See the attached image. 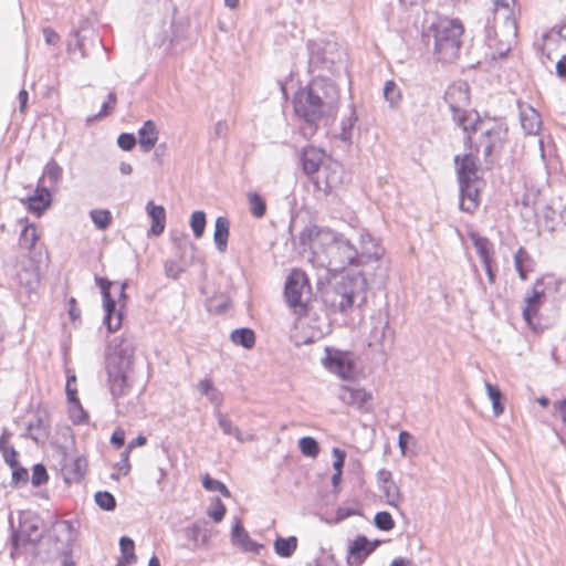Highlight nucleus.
Returning <instances> with one entry per match:
<instances>
[{
	"label": "nucleus",
	"instance_id": "nucleus-52",
	"mask_svg": "<svg viewBox=\"0 0 566 566\" xmlns=\"http://www.w3.org/2000/svg\"><path fill=\"white\" fill-rule=\"evenodd\" d=\"M361 434H363V441L360 442L359 447H356V450H368L375 439L376 431L373 428V424L369 422H363L361 423Z\"/></svg>",
	"mask_w": 566,
	"mask_h": 566
},
{
	"label": "nucleus",
	"instance_id": "nucleus-14",
	"mask_svg": "<svg viewBox=\"0 0 566 566\" xmlns=\"http://www.w3.org/2000/svg\"><path fill=\"white\" fill-rule=\"evenodd\" d=\"M332 43L322 44L314 41H308V72L313 73L319 69L329 71L332 69V65L334 64V57L328 55L332 54Z\"/></svg>",
	"mask_w": 566,
	"mask_h": 566
},
{
	"label": "nucleus",
	"instance_id": "nucleus-47",
	"mask_svg": "<svg viewBox=\"0 0 566 566\" xmlns=\"http://www.w3.org/2000/svg\"><path fill=\"white\" fill-rule=\"evenodd\" d=\"M298 448L303 455L316 458L319 453L318 442L312 437H303L298 440Z\"/></svg>",
	"mask_w": 566,
	"mask_h": 566
},
{
	"label": "nucleus",
	"instance_id": "nucleus-34",
	"mask_svg": "<svg viewBox=\"0 0 566 566\" xmlns=\"http://www.w3.org/2000/svg\"><path fill=\"white\" fill-rule=\"evenodd\" d=\"M297 548V538L295 536L277 537L274 541V552L280 557H291Z\"/></svg>",
	"mask_w": 566,
	"mask_h": 566
},
{
	"label": "nucleus",
	"instance_id": "nucleus-17",
	"mask_svg": "<svg viewBox=\"0 0 566 566\" xmlns=\"http://www.w3.org/2000/svg\"><path fill=\"white\" fill-rule=\"evenodd\" d=\"M502 129L499 126L482 132L480 140L476 145V151L482 150L486 163H492L493 153L501 147Z\"/></svg>",
	"mask_w": 566,
	"mask_h": 566
},
{
	"label": "nucleus",
	"instance_id": "nucleus-45",
	"mask_svg": "<svg viewBox=\"0 0 566 566\" xmlns=\"http://www.w3.org/2000/svg\"><path fill=\"white\" fill-rule=\"evenodd\" d=\"M202 486L207 491L219 492L224 497H230L231 496V493H230L229 489L227 488V485L223 482H221V481H219L217 479L211 478L208 473H206L202 476Z\"/></svg>",
	"mask_w": 566,
	"mask_h": 566
},
{
	"label": "nucleus",
	"instance_id": "nucleus-37",
	"mask_svg": "<svg viewBox=\"0 0 566 566\" xmlns=\"http://www.w3.org/2000/svg\"><path fill=\"white\" fill-rule=\"evenodd\" d=\"M54 531L60 536H63L65 547L71 549L73 543L76 541V531L73 526V523L67 520L60 521L55 524Z\"/></svg>",
	"mask_w": 566,
	"mask_h": 566
},
{
	"label": "nucleus",
	"instance_id": "nucleus-24",
	"mask_svg": "<svg viewBox=\"0 0 566 566\" xmlns=\"http://www.w3.org/2000/svg\"><path fill=\"white\" fill-rule=\"evenodd\" d=\"M24 437L32 439L35 443H44L50 437V423L46 417L36 415L35 420L29 422Z\"/></svg>",
	"mask_w": 566,
	"mask_h": 566
},
{
	"label": "nucleus",
	"instance_id": "nucleus-8",
	"mask_svg": "<svg viewBox=\"0 0 566 566\" xmlns=\"http://www.w3.org/2000/svg\"><path fill=\"white\" fill-rule=\"evenodd\" d=\"M326 154L324 150L314 146L303 148L301 164L304 174L311 179L317 190L327 191L336 182L334 176H326L322 179V168L326 166Z\"/></svg>",
	"mask_w": 566,
	"mask_h": 566
},
{
	"label": "nucleus",
	"instance_id": "nucleus-42",
	"mask_svg": "<svg viewBox=\"0 0 566 566\" xmlns=\"http://www.w3.org/2000/svg\"><path fill=\"white\" fill-rule=\"evenodd\" d=\"M38 239L36 228L33 224H28L21 231L19 243L23 249L31 250L34 248Z\"/></svg>",
	"mask_w": 566,
	"mask_h": 566
},
{
	"label": "nucleus",
	"instance_id": "nucleus-38",
	"mask_svg": "<svg viewBox=\"0 0 566 566\" xmlns=\"http://www.w3.org/2000/svg\"><path fill=\"white\" fill-rule=\"evenodd\" d=\"M486 394L492 402V409L495 417L504 412V403L502 402V392L497 386L490 382L485 384Z\"/></svg>",
	"mask_w": 566,
	"mask_h": 566
},
{
	"label": "nucleus",
	"instance_id": "nucleus-56",
	"mask_svg": "<svg viewBox=\"0 0 566 566\" xmlns=\"http://www.w3.org/2000/svg\"><path fill=\"white\" fill-rule=\"evenodd\" d=\"M49 479L46 469L43 464H35L32 469L31 482L34 486H40Z\"/></svg>",
	"mask_w": 566,
	"mask_h": 566
},
{
	"label": "nucleus",
	"instance_id": "nucleus-4",
	"mask_svg": "<svg viewBox=\"0 0 566 566\" xmlns=\"http://www.w3.org/2000/svg\"><path fill=\"white\" fill-rule=\"evenodd\" d=\"M492 18L486 19L485 33L490 46L499 41V54L503 56L511 50V44L517 36V15L521 8L517 0H492Z\"/></svg>",
	"mask_w": 566,
	"mask_h": 566
},
{
	"label": "nucleus",
	"instance_id": "nucleus-13",
	"mask_svg": "<svg viewBox=\"0 0 566 566\" xmlns=\"http://www.w3.org/2000/svg\"><path fill=\"white\" fill-rule=\"evenodd\" d=\"M545 300V291L543 289V279H537L530 292L525 295V306L522 315L527 325L535 329L534 318L538 315L541 306Z\"/></svg>",
	"mask_w": 566,
	"mask_h": 566
},
{
	"label": "nucleus",
	"instance_id": "nucleus-29",
	"mask_svg": "<svg viewBox=\"0 0 566 566\" xmlns=\"http://www.w3.org/2000/svg\"><path fill=\"white\" fill-rule=\"evenodd\" d=\"M29 211L36 213L40 216L44 210H46L51 205V193L45 187H38L35 193L28 198Z\"/></svg>",
	"mask_w": 566,
	"mask_h": 566
},
{
	"label": "nucleus",
	"instance_id": "nucleus-31",
	"mask_svg": "<svg viewBox=\"0 0 566 566\" xmlns=\"http://www.w3.org/2000/svg\"><path fill=\"white\" fill-rule=\"evenodd\" d=\"M469 238L472 241L476 253L481 261L489 260L493 258L494 248L493 243L486 238L480 235L478 232L471 231L469 232Z\"/></svg>",
	"mask_w": 566,
	"mask_h": 566
},
{
	"label": "nucleus",
	"instance_id": "nucleus-12",
	"mask_svg": "<svg viewBox=\"0 0 566 566\" xmlns=\"http://www.w3.org/2000/svg\"><path fill=\"white\" fill-rule=\"evenodd\" d=\"M384 253L385 249L378 239L367 231L359 234V249L356 248V266L370 263L371 269L375 270L374 264L378 266Z\"/></svg>",
	"mask_w": 566,
	"mask_h": 566
},
{
	"label": "nucleus",
	"instance_id": "nucleus-9",
	"mask_svg": "<svg viewBox=\"0 0 566 566\" xmlns=\"http://www.w3.org/2000/svg\"><path fill=\"white\" fill-rule=\"evenodd\" d=\"M11 279L19 293L31 295L40 285L39 266L31 259H22L17 262Z\"/></svg>",
	"mask_w": 566,
	"mask_h": 566
},
{
	"label": "nucleus",
	"instance_id": "nucleus-58",
	"mask_svg": "<svg viewBox=\"0 0 566 566\" xmlns=\"http://www.w3.org/2000/svg\"><path fill=\"white\" fill-rule=\"evenodd\" d=\"M136 137L129 133H122L117 138V144L123 150H132L136 145Z\"/></svg>",
	"mask_w": 566,
	"mask_h": 566
},
{
	"label": "nucleus",
	"instance_id": "nucleus-33",
	"mask_svg": "<svg viewBox=\"0 0 566 566\" xmlns=\"http://www.w3.org/2000/svg\"><path fill=\"white\" fill-rule=\"evenodd\" d=\"M350 114L348 117L344 118L339 124V129L335 130V138L343 142L345 145H350L352 143V130L354 127V105H349Z\"/></svg>",
	"mask_w": 566,
	"mask_h": 566
},
{
	"label": "nucleus",
	"instance_id": "nucleus-5",
	"mask_svg": "<svg viewBox=\"0 0 566 566\" xmlns=\"http://www.w3.org/2000/svg\"><path fill=\"white\" fill-rule=\"evenodd\" d=\"M433 38V53L441 62H453L461 49L464 28L458 19H439L430 28Z\"/></svg>",
	"mask_w": 566,
	"mask_h": 566
},
{
	"label": "nucleus",
	"instance_id": "nucleus-3",
	"mask_svg": "<svg viewBox=\"0 0 566 566\" xmlns=\"http://www.w3.org/2000/svg\"><path fill=\"white\" fill-rule=\"evenodd\" d=\"M135 339L132 335L115 338L108 347L105 357L106 385L115 402L118 413L128 412V407L120 402L127 397L133 387L130 373L133 371Z\"/></svg>",
	"mask_w": 566,
	"mask_h": 566
},
{
	"label": "nucleus",
	"instance_id": "nucleus-36",
	"mask_svg": "<svg viewBox=\"0 0 566 566\" xmlns=\"http://www.w3.org/2000/svg\"><path fill=\"white\" fill-rule=\"evenodd\" d=\"M379 490L382 493L386 503L392 507L398 509L402 496L396 482L394 480L387 481V483L381 485Z\"/></svg>",
	"mask_w": 566,
	"mask_h": 566
},
{
	"label": "nucleus",
	"instance_id": "nucleus-16",
	"mask_svg": "<svg viewBox=\"0 0 566 566\" xmlns=\"http://www.w3.org/2000/svg\"><path fill=\"white\" fill-rule=\"evenodd\" d=\"M388 328V322L379 323V326H375L370 334L368 346L375 348V355L373 364L375 366H382L387 361V346H386V329Z\"/></svg>",
	"mask_w": 566,
	"mask_h": 566
},
{
	"label": "nucleus",
	"instance_id": "nucleus-11",
	"mask_svg": "<svg viewBox=\"0 0 566 566\" xmlns=\"http://www.w3.org/2000/svg\"><path fill=\"white\" fill-rule=\"evenodd\" d=\"M306 287H308L306 275L300 270L292 271L285 282L284 295L289 306L294 308L295 313L305 311L306 303L303 294Z\"/></svg>",
	"mask_w": 566,
	"mask_h": 566
},
{
	"label": "nucleus",
	"instance_id": "nucleus-23",
	"mask_svg": "<svg viewBox=\"0 0 566 566\" xmlns=\"http://www.w3.org/2000/svg\"><path fill=\"white\" fill-rule=\"evenodd\" d=\"M178 248L182 250L184 253L187 252V250L190 251V260L186 261L185 256L181 255V264L177 263L176 261H168L165 265L166 274L169 277L177 279L178 275L185 271V268L191 263L193 259V254L196 251V247L193 243L189 242L187 239L180 240L178 242Z\"/></svg>",
	"mask_w": 566,
	"mask_h": 566
},
{
	"label": "nucleus",
	"instance_id": "nucleus-39",
	"mask_svg": "<svg viewBox=\"0 0 566 566\" xmlns=\"http://www.w3.org/2000/svg\"><path fill=\"white\" fill-rule=\"evenodd\" d=\"M122 557L118 562L124 564H134L137 560L135 555V544L130 537L123 536L119 539Z\"/></svg>",
	"mask_w": 566,
	"mask_h": 566
},
{
	"label": "nucleus",
	"instance_id": "nucleus-63",
	"mask_svg": "<svg viewBox=\"0 0 566 566\" xmlns=\"http://www.w3.org/2000/svg\"><path fill=\"white\" fill-rule=\"evenodd\" d=\"M354 515V507L353 506H343L338 507L335 514V517L333 518L334 523H339L344 521L345 518Z\"/></svg>",
	"mask_w": 566,
	"mask_h": 566
},
{
	"label": "nucleus",
	"instance_id": "nucleus-32",
	"mask_svg": "<svg viewBox=\"0 0 566 566\" xmlns=\"http://www.w3.org/2000/svg\"><path fill=\"white\" fill-rule=\"evenodd\" d=\"M207 521L199 520L184 530L185 536L197 547L199 543L205 544L208 541V532L206 530Z\"/></svg>",
	"mask_w": 566,
	"mask_h": 566
},
{
	"label": "nucleus",
	"instance_id": "nucleus-7",
	"mask_svg": "<svg viewBox=\"0 0 566 566\" xmlns=\"http://www.w3.org/2000/svg\"><path fill=\"white\" fill-rule=\"evenodd\" d=\"M322 365L331 374L347 382V385L340 386L338 397L343 402L353 405L354 354L348 350L326 347L325 357L322 359Z\"/></svg>",
	"mask_w": 566,
	"mask_h": 566
},
{
	"label": "nucleus",
	"instance_id": "nucleus-19",
	"mask_svg": "<svg viewBox=\"0 0 566 566\" xmlns=\"http://www.w3.org/2000/svg\"><path fill=\"white\" fill-rule=\"evenodd\" d=\"M520 122L527 135H537L542 127L539 113L528 104H520Z\"/></svg>",
	"mask_w": 566,
	"mask_h": 566
},
{
	"label": "nucleus",
	"instance_id": "nucleus-28",
	"mask_svg": "<svg viewBox=\"0 0 566 566\" xmlns=\"http://www.w3.org/2000/svg\"><path fill=\"white\" fill-rule=\"evenodd\" d=\"M514 266L522 281H526L528 273L534 271V260L525 248L520 247L514 253Z\"/></svg>",
	"mask_w": 566,
	"mask_h": 566
},
{
	"label": "nucleus",
	"instance_id": "nucleus-43",
	"mask_svg": "<svg viewBox=\"0 0 566 566\" xmlns=\"http://www.w3.org/2000/svg\"><path fill=\"white\" fill-rule=\"evenodd\" d=\"M250 212L255 218H262L266 212V203L264 199L256 192L248 193Z\"/></svg>",
	"mask_w": 566,
	"mask_h": 566
},
{
	"label": "nucleus",
	"instance_id": "nucleus-40",
	"mask_svg": "<svg viewBox=\"0 0 566 566\" xmlns=\"http://www.w3.org/2000/svg\"><path fill=\"white\" fill-rule=\"evenodd\" d=\"M356 408L365 413H371L374 410V398L371 391L356 388Z\"/></svg>",
	"mask_w": 566,
	"mask_h": 566
},
{
	"label": "nucleus",
	"instance_id": "nucleus-22",
	"mask_svg": "<svg viewBox=\"0 0 566 566\" xmlns=\"http://www.w3.org/2000/svg\"><path fill=\"white\" fill-rule=\"evenodd\" d=\"M86 470V460L77 457L73 459L64 458V463L62 465V474L66 483L78 482Z\"/></svg>",
	"mask_w": 566,
	"mask_h": 566
},
{
	"label": "nucleus",
	"instance_id": "nucleus-64",
	"mask_svg": "<svg viewBox=\"0 0 566 566\" xmlns=\"http://www.w3.org/2000/svg\"><path fill=\"white\" fill-rule=\"evenodd\" d=\"M554 411L558 413L562 422L566 426V397L553 403Z\"/></svg>",
	"mask_w": 566,
	"mask_h": 566
},
{
	"label": "nucleus",
	"instance_id": "nucleus-44",
	"mask_svg": "<svg viewBox=\"0 0 566 566\" xmlns=\"http://www.w3.org/2000/svg\"><path fill=\"white\" fill-rule=\"evenodd\" d=\"M206 223V213L202 210H197L192 212L190 217V227L195 238L200 239L203 235Z\"/></svg>",
	"mask_w": 566,
	"mask_h": 566
},
{
	"label": "nucleus",
	"instance_id": "nucleus-60",
	"mask_svg": "<svg viewBox=\"0 0 566 566\" xmlns=\"http://www.w3.org/2000/svg\"><path fill=\"white\" fill-rule=\"evenodd\" d=\"M71 418L75 424L85 423L88 420V415L83 410L81 403L74 405Z\"/></svg>",
	"mask_w": 566,
	"mask_h": 566
},
{
	"label": "nucleus",
	"instance_id": "nucleus-1",
	"mask_svg": "<svg viewBox=\"0 0 566 566\" xmlns=\"http://www.w3.org/2000/svg\"><path fill=\"white\" fill-rule=\"evenodd\" d=\"M338 97L334 82L323 75L315 76L294 94L293 108L295 115L305 124L301 127L304 137L310 138L315 134L319 120L333 112Z\"/></svg>",
	"mask_w": 566,
	"mask_h": 566
},
{
	"label": "nucleus",
	"instance_id": "nucleus-25",
	"mask_svg": "<svg viewBox=\"0 0 566 566\" xmlns=\"http://www.w3.org/2000/svg\"><path fill=\"white\" fill-rule=\"evenodd\" d=\"M146 211L151 219V226L148 234L159 235L164 232L166 226V210L163 206H157L153 201H148Z\"/></svg>",
	"mask_w": 566,
	"mask_h": 566
},
{
	"label": "nucleus",
	"instance_id": "nucleus-48",
	"mask_svg": "<svg viewBox=\"0 0 566 566\" xmlns=\"http://www.w3.org/2000/svg\"><path fill=\"white\" fill-rule=\"evenodd\" d=\"M116 103H117V96L115 93L111 92L107 95V101L103 103L99 113L96 115H93V116H88L86 118V124L91 125L94 120L111 114L112 111L115 108Z\"/></svg>",
	"mask_w": 566,
	"mask_h": 566
},
{
	"label": "nucleus",
	"instance_id": "nucleus-51",
	"mask_svg": "<svg viewBox=\"0 0 566 566\" xmlns=\"http://www.w3.org/2000/svg\"><path fill=\"white\" fill-rule=\"evenodd\" d=\"M375 526L380 531H391L395 527V521L391 514L387 511L377 512L374 517Z\"/></svg>",
	"mask_w": 566,
	"mask_h": 566
},
{
	"label": "nucleus",
	"instance_id": "nucleus-35",
	"mask_svg": "<svg viewBox=\"0 0 566 566\" xmlns=\"http://www.w3.org/2000/svg\"><path fill=\"white\" fill-rule=\"evenodd\" d=\"M230 339L235 345H240L245 349H251L255 344V334L251 328L242 327L232 331Z\"/></svg>",
	"mask_w": 566,
	"mask_h": 566
},
{
	"label": "nucleus",
	"instance_id": "nucleus-49",
	"mask_svg": "<svg viewBox=\"0 0 566 566\" xmlns=\"http://www.w3.org/2000/svg\"><path fill=\"white\" fill-rule=\"evenodd\" d=\"M62 167L52 159L44 168L43 178H46L51 185H56L62 179Z\"/></svg>",
	"mask_w": 566,
	"mask_h": 566
},
{
	"label": "nucleus",
	"instance_id": "nucleus-30",
	"mask_svg": "<svg viewBox=\"0 0 566 566\" xmlns=\"http://www.w3.org/2000/svg\"><path fill=\"white\" fill-rule=\"evenodd\" d=\"M381 543L380 539L369 541L365 535H356V566L363 564Z\"/></svg>",
	"mask_w": 566,
	"mask_h": 566
},
{
	"label": "nucleus",
	"instance_id": "nucleus-55",
	"mask_svg": "<svg viewBox=\"0 0 566 566\" xmlns=\"http://www.w3.org/2000/svg\"><path fill=\"white\" fill-rule=\"evenodd\" d=\"M227 513L226 505L219 497L212 500L211 506L208 509L207 514L216 523H220Z\"/></svg>",
	"mask_w": 566,
	"mask_h": 566
},
{
	"label": "nucleus",
	"instance_id": "nucleus-46",
	"mask_svg": "<svg viewBox=\"0 0 566 566\" xmlns=\"http://www.w3.org/2000/svg\"><path fill=\"white\" fill-rule=\"evenodd\" d=\"M356 289L359 287L363 292H367L375 284H377L376 274L373 272H368L366 270H361L356 272Z\"/></svg>",
	"mask_w": 566,
	"mask_h": 566
},
{
	"label": "nucleus",
	"instance_id": "nucleus-53",
	"mask_svg": "<svg viewBox=\"0 0 566 566\" xmlns=\"http://www.w3.org/2000/svg\"><path fill=\"white\" fill-rule=\"evenodd\" d=\"M95 502L104 511H113L116 507V500L114 495L107 491L96 492Z\"/></svg>",
	"mask_w": 566,
	"mask_h": 566
},
{
	"label": "nucleus",
	"instance_id": "nucleus-62",
	"mask_svg": "<svg viewBox=\"0 0 566 566\" xmlns=\"http://www.w3.org/2000/svg\"><path fill=\"white\" fill-rule=\"evenodd\" d=\"M2 455H3L4 462L10 468L17 467V464H19L18 452L15 451V449L12 446L10 448L4 449V451H2Z\"/></svg>",
	"mask_w": 566,
	"mask_h": 566
},
{
	"label": "nucleus",
	"instance_id": "nucleus-18",
	"mask_svg": "<svg viewBox=\"0 0 566 566\" xmlns=\"http://www.w3.org/2000/svg\"><path fill=\"white\" fill-rule=\"evenodd\" d=\"M459 184L478 181V166L472 154L454 157Z\"/></svg>",
	"mask_w": 566,
	"mask_h": 566
},
{
	"label": "nucleus",
	"instance_id": "nucleus-50",
	"mask_svg": "<svg viewBox=\"0 0 566 566\" xmlns=\"http://www.w3.org/2000/svg\"><path fill=\"white\" fill-rule=\"evenodd\" d=\"M218 424L224 434L232 436L237 440L241 441V431L238 427L232 424V421L224 415L218 412Z\"/></svg>",
	"mask_w": 566,
	"mask_h": 566
},
{
	"label": "nucleus",
	"instance_id": "nucleus-27",
	"mask_svg": "<svg viewBox=\"0 0 566 566\" xmlns=\"http://www.w3.org/2000/svg\"><path fill=\"white\" fill-rule=\"evenodd\" d=\"M230 221L227 217L220 216L214 221L213 241L217 250L224 253L228 248Z\"/></svg>",
	"mask_w": 566,
	"mask_h": 566
},
{
	"label": "nucleus",
	"instance_id": "nucleus-15",
	"mask_svg": "<svg viewBox=\"0 0 566 566\" xmlns=\"http://www.w3.org/2000/svg\"><path fill=\"white\" fill-rule=\"evenodd\" d=\"M29 543H35L42 537L40 530V518L30 513L20 516V530L18 534L12 536V544L14 548L18 546L19 538Z\"/></svg>",
	"mask_w": 566,
	"mask_h": 566
},
{
	"label": "nucleus",
	"instance_id": "nucleus-21",
	"mask_svg": "<svg viewBox=\"0 0 566 566\" xmlns=\"http://www.w3.org/2000/svg\"><path fill=\"white\" fill-rule=\"evenodd\" d=\"M231 539L234 545L240 546L247 552L259 553L263 547L261 544L250 538L248 532L244 530L239 518H235L232 526Z\"/></svg>",
	"mask_w": 566,
	"mask_h": 566
},
{
	"label": "nucleus",
	"instance_id": "nucleus-2",
	"mask_svg": "<svg viewBox=\"0 0 566 566\" xmlns=\"http://www.w3.org/2000/svg\"><path fill=\"white\" fill-rule=\"evenodd\" d=\"M328 251L331 270L338 274L334 276L333 284L323 291V300L332 311L345 313L354 303V276L346 269L354 264V247L344 234L333 233Z\"/></svg>",
	"mask_w": 566,
	"mask_h": 566
},
{
	"label": "nucleus",
	"instance_id": "nucleus-10",
	"mask_svg": "<svg viewBox=\"0 0 566 566\" xmlns=\"http://www.w3.org/2000/svg\"><path fill=\"white\" fill-rule=\"evenodd\" d=\"M95 283L101 289L103 296L104 324L111 333L115 332L122 326L123 313L120 310H116V301L111 295V286L114 283L106 277L99 276L95 277Z\"/></svg>",
	"mask_w": 566,
	"mask_h": 566
},
{
	"label": "nucleus",
	"instance_id": "nucleus-6",
	"mask_svg": "<svg viewBox=\"0 0 566 566\" xmlns=\"http://www.w3.org/2000/svg\"><path fill=\"white\" fill-rule=\"evenodd\" d=\"M444 101L449 105L453 120L467 133L465 143H471V132H475L479 124V115L469 112L470 87L467 82L459 81L448 86Z\"/></svg>",
	"mask_w": 566,
	"mask_h": 566
},
{
	"label": "nucleus",
	"instance_id": "nucleus-59",
	"mask_svg": "<svg viewBox=\"0 0 566 566\" xmlns=\"http://www.w3.org/2000/svg\"><path fill=\"white\" fill-rule=\"evenodd\" d=\"M483 264V268L485 270V274L488 276V281L490 284H494L496 280V263L494 259H489L481 261Z\"/></svg>",
	"mask_w": 566,
	"mask_h": 566
},
{
	"label": "nucleus",
	"instance_id": "nucleus-54",
	"mask_svg": "<svg viewBox=\"0 0 566 566\" xmlns=\"http://www.w3.org/2000/svg\"><path fill=\"white\" fill-rule=\"evenodd\" d=\"M384 96L390 106H396L401 98L400 90L394 81H387L384 86Z\"/></svg>",
	"mask_w": 566,
	"mask_h": 566
},
{
	"label": "nucleus",
	"instance_id": "nucleus-57",
	"mask_svg": "<svg viewBox=\"0 0 566 566\" xmlns=\"http://www.w3.org/2000/svg\"><path fill=\"white\" fill-rule=\"evenodd\" d=\"M12 484L14 486H20V485H24L27 484L28 480H29V472L27 469L22 468L19 464H17V467H12Z\"/></svg>",
	"mask_w": 566,
	"mask_h": 566
},
{
	"label": "nucleus",
	"instance_id": "nucleus-41",
	"mask_svg": "<svg viewBox=\"0 0 566 566\" xmlns=\"http://www.w3.org/2000/svg\"><path fill=\"white\" fill-rule=\"evenodd\" d=\"M90 217L99 230L107 229L113 220L111 211L106 209H94L90 212Z\"/></svg>",
	"mask_w": 566,
	"mask_h": 566
},
{
	"label": "nucleus",
	"instance_id": "nucleus-26",
	"mask_svg": "<svg viewBox=\"0 0 566 566\" xmlns=\"http://www.w3.org/2000/svg\"><path fill=\"white\" fill-rule=\"evenodd\" d=\"M158 140V130L153 120H146L138 129V143L143 151H150Z\"/></svg>",
	"mask_w": 566,
	"mask_h": 566
},
{
	"label": "nucleus",
	"instance_id": "nucleus-61",
	"mask_svg": "<svg viewBox=\"0 0 566 566\" xmlns=\"http://www.w3.org/2000/svg\"><path fill=\"white\" fill-rule=\"evenodd\" d=\"M75 381V376L67 377L66 380V396L67 400L73 405H78L77 390L73 388L72 382Z\"/></svg>",
	"mask_w": 566,
	"mask_h": 566
},
{
	"label": "nucleus",
	"instance_id": "nucleus-20",
	"mask_svg": "<svg viewBox=\"0 0 566 566\" xmlns=\"http://www.w3.org/2000/svg\"><path fill=\"white\" fill-rule=\"evenodd\" d=\"M476 181L459 184L460 190V209L472 213L479 207V189Z\"/></svg>",
	"mask_w": 566,
	"mask_h": 566
}]
</instances>
